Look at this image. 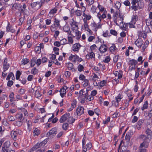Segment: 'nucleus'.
I'll return each mask as SVG.
<instances>
[{
	"instance_id": "nucleus-1",
	"label": "nucleus",
	"mask_w": 152,
	"mask_h": 152,
	"mask_svg": "<svg viewBox=\"0 0 152 152\" xmlns=\"http://www.w3.org/2000/svg\"><path fill=\"white\" fill-rule=\"evenodd\" d=\"M136 2V0H132V1L131 3L132 5L131 7L132 10L134 11L137 10L138 9H142L144 6V3L143 1L142 0H137V6H134L135 5V3Z\"/></svg>"
},
{
	"instance_id": "nucleus-2",
	"label": "nucleus",
	"mask_w": 152,
	"mask_h": 152,
	"mask_svg": "<svg viewBox=\"0 0 152 152\" xmlns=\"http://www.w3.org/2000/svg\"><path fill=\"white\" fill-rule=\"evenodd\" d=\"M10 142L8 140L6 141L3 145L1 152H15L14 151L10 148Z\"/></svg>"
},
{
	"instance_id": "nucleus-3",
	"label": "nucleus",
	"mask_w": 152,
	"mask_h": 152,
	"mask_svg": "<svg viewBox=\"0 0 152 152\" xmlns=\"http://www.w3.org/2000/svg\"><path fill=\"white\" fill-rule=\"evenodd\" d=\"M43 3V1L41 0L40 2L37 1L31 3V6L33 9L38 10L41 7Z\"/></svg>"
},
{
	"instance_id": "nucleus-4",
	"label": "nucleus",
	"mask_w": 152,
	"mask_h": 152,
	"mask_svg": "<svg viewBox=\"0 0 152 152\" xmlns=\"http://www.w3.org/2000/svg\"><path fill=\"white\" fill-rule=\"evenodd\" d=\"M57 133V129L56 128H53L49 131L47 134V136L52 138Z\"/></svg>"
},
{
	"instance_id": "nucleus-5",
	"label": "nucleus",
	"mask_w": 152,
	"mask_h": 152,
	"mask_svg": "<svg viewBox=\"0 0 152 152\" xmlns=\"http://www.w3.org/2000/svg\"><path fill=\"white\" fill-rule=\"evenodd\" d=\"M149 142V137H146L143 142L140 144V147L141 148L144 147L145 148H147L148 147Z\"/></svg>"
},
{
	"instance_id": "nucleus-6",
	"label": "nucleus",
	"mask_w": 152,
	"mask_h": 152,
	"mask_svg": "<svg viewBox=\"0 0 152 152\" xmlns=\"http://www.w3.org/2000/svg\"><path fill=\"white\" fill-rule=\"evenodd\" d=\"M76 23L75 22V23H72V25L75 26V27L76 28H75V27H72V30L73 32L75 33V35L76 36H78L79 35H80L81 36V33H80L79 31H78L79 28L78 26L76 25Z\"/></svg>"
},
{
	"instance_id": "nucleus-7",
	"label": "nucleus",
	"mask_w": 152,
	"mask_h": 152,
	"mask_svg": "<svg viewBox=\"0 0 152 152\" xmlns=\"http://www.w3.org/2000/svg\"><path fill=\"white\" fill-rule=\"evenodd\" d=\"M81 46H82L79 43L74 44L72 47V50L74 52L78 53Z\"/></svg>"
},
{
	"instance_id": "nucleus-8",
	"label": "nucleus",
	"mask_w": 152,
	"mask_h": 152,
	"mask_svg": "<svg viewBox=\"0 0 152 152\" xmlns=\"http://www.w3.org/2000/svg\"><path fill=\"white\" fill-rule=\"evenodd\" d=\"M84 109L83 107L78 106L76 110V113L77 115H80L84 113Z\"/></svg>"
},
{
	"instance_id": "nucleus-9",
	"label": "nucleus",
	"mask_w": 152,
	"mask_h": 152,
	"mask_svg": "<svg viewBox=\"0 0 152 152\" xmlns=\"http://www.w3.org/2000/svg\"><path fill=\"white\" fill-rule=\"evenodd\" d=\"M138 20V16L137 15H133L132 17L131 22L129 23L130 25H132L133 28H135V26H134V24L136 23V21Z\"/></svg>"
},
{
	"instance_id": "nucleus-10",
	"label": "nucleus",
	"mask_w": 152,
	"mask_h": 152,
	"mask_svg": "<svg viewBox=\"0 0 152 152\" xmlns=\"http://www.w3.org/2000/svg\"><path fill=\"white\" fill-rule=\"evenodd\" d=\"M70 115L69 113H66L62 115L59 120V122L61 123H63L68 118L69 116Z\"/></svg>"
},
{
	"instance_id": "nucleus-11",
	"label": "nucleus",
	"mask_w": 152,
	"mask_h": 152,
	"mask_svg": "<svg viewBox=\"0 0 152 152\" xmlns=\"http://www.w3.org/2000/svg\"><path fill=\"white\" fill-rule=\"evenodd\" d=\"M108 47L107 45L105 44H103L101 45L99 48V50L100 53H104L106 52L107 50Z\"/></svg>"
},
{
	"instance_id": "nucleus-12",
	"label": "nucleus",
	"mask_w": 152,
	"mask_h": 152,
	"mask_svg": "<svg viewBox=\"0 0 152 152\" xmlns=\"http://www.w3.org/2000/svg\"><path fill=\"white\" fill-rule=\"evenodd\" d=\"M15 117L17 118L20 121H24V122H25L27 121V119H25L23 116L22 113H20L17 114L15 115Z\"/></svg>"
},
{
	"instance_id": "nucleus-13",
	"label": "nucleus",
	"mask_w": 152,
	"mask_h": 152,
	"mask_svg": "<svg viewBox=\"0 0 152 152\" xmlns=\"http://www.w3.org/2000/svg\"><path fill=\"white\" fill-rule=\"evenodd\" d=\"M63 30L66 32L68 33L69 35H71L73 37H75V36H73L71 34V31L70 30V27L68 25L65 26L63 28Z\"/></svg>"
},
{
	"instance_id": "nucleus-14",
	"label": "nucleus",
	"mask_w": 152,
	"mask_h": 152,
	"mask_svg": "<svg viewBox=\"0 0 152 152\" xmlns=\"http://www.w3.org/2000/svg\"><path fill=\"white\" fill-rule=\"evenodd\" d=\"M113 73L116 77H118V79H119L121 78L122 77L123 72L121 70H120L119 72L114 71Z\"/></svg>"
},
{
	"instance_id": "nucleus-15",
	"label": "nucleus",
	"mask_w": 152,
	"mask_h": 152,
	"mask_svg": "<svg viewBox=\"0 0 152 152\" xmlns=\"http://www.w3.org/2000/svg\"><path fill=\"white\" fill-rule=\"evenodd\" d=\"M19 132L15 131H12L11 132V135L12 137L13 138V140H15L16 139V137L18 135Z\"/></svg>"
},
{
	"instance_id": "nucleus-16",
	"label": "nucleus",
	"mask_w": 152,
	"mask_h": 152,
	"mask_svg": "<svg viewBox=\"0 0 152 152\" xmlns=\"http://www.w3.org/2000/svg\"><path fill=\"white\" fill-rule=\"evenodd\" d=\"M139 37H140L145 39L147 37L146 34L143 31H140L138 32Z\"/></svg>"
},
{
	"instance_id": "nucleus-17",
	"label": "nucleus",
	"mask_w": 152,
	"mask_h": 152,
	"mask_svg": "<svg viewBox=\"0 0 152 152\" xmlns=\"http://www.w3.org/2000/svg\"><path fill=\"white\" fill-rule=\"evenodd\" d=\"M6 31L7 32H10L12 33H14L15 30L12 28V27L11 26L9 22L8 23L6 27Z\"/></svg>"
},
{
	"instance_id": "nucleus-18",
	"label": "nucleus",
	"mask_w": 152,
	"mask_h": 152,
	"mask_svg": "<svg viewBox=\"0 0 152 152\" xmlns=\"http://www.w3.org/2000/svg\"><path fill=\"white\" fill-rule=\"evenodd\" d=\"M134 43L138 48H140L143 44V41L140 39H138Z\"/></svg>"
},
{
	"instance_id": "nucleus-19",
	"label": "nucleus",
	"mask_w": 152,
	"mask_h": 152,
	"mask_svg": "<svg viewBox=\"0 0 152 152\" xmlns=\"http://www.w3.org/2000/svg\"><path fill=\"white\" fill-rule=\"evenodd\" d=\"M40 143H37V144L34 146L30 150V152L36 150L37 148L41 147Z\"/></svg>"
},
{
	"instance_id": "nucleus-20",
	"label": "nucleus",
	"mask_w": 152,
	"mask_h": 152,
	"mask_svg": "<svg viewBox=\"0 0 152 152\" xmlns=\"http://www.w3.org/2000/svg\"><path fill=\"white\" fill-rule=\"evenodd\" d=\"M127 95L129 99V101L127 102L128 104L127 106H128L129 102L133 99V96H132V93L131 92L128 93H127Z\"/></svg>"
},
{
	"instance_id": "nucleus-21",
	"label": "nucleus",
	"mask_w": 152,
	"mask_h": 152,
	"mask_svg": "<svg viewBox=\"0 0 152 152\" xmlns=\"http://www.w3.org/2000/svg\"><path fill=\"white\" fill-rule=\"evenodd\" d=\"M28 91H29V93H31V94H33V93H34V91H35V93L36 95H37V93H39V95H37L38 97H40L41 96V94L39 93V91H37V90H36V91H35L34 88H32L29 89Z\"/></svg>"
},
{
	"instance_id": "nucleus-22",
	"label": "nucleus",
	"mask_w": 152,
	"mask_h": 152,
	"mask_svg": "<svg viewBox=\"0 0 152 152\" xmlns=\"http://www.w3.org/2000/svg\"><path fill=\"white\" fill-rule=\"evenodd\" d=\"M40 130L37 128H35L33 132V135L34 136V137L35 136H38L40 134Z\"/></svg>"
},
{
	"instance_id": "nucleus-23",
	"label": "nucleus",
	"mask_w": 152,
	"mask_h": 152,
	"mask_svg": "<svg viewBox=\"0 0 152 152\" xmlns=\"http://www.w3.org/2000/svg\"><path fill=\"white\" fill-rule=\"evenodd\" d=\"M137 64V61L136 60L134 59H132L130 60L129 61V65L135 66Z\"/></svg>"
},
{
	"instance_id": "nucleus-24",
	"label": "nucleus",
	"mask_w": 152,
	"mask_h": 152,
	"mask_svg": "<svg viewBox=\"0 0 152 152\" xmlns=\"http://www.w3.org/2000/svg\"><path fill=\"white\" fill-rule=\"evenodd\" d=\"M66 89L64 87L61 88L59 92H60V95L61 97H63L66 94Z\"/></svg>"
},
{
	"instance_id": "nucleus-25",
	"label": "nucleus",
	"mask_w": 152,
	"mask_h": 152,
	"mask_svg": "<svg viewBox=\"0 0 152 152\" xmlns=\"http://www.w3.org/2000/svg\"><path fill=\"white\" fill-rule=\"evenodd\" d=\"M144 120H139L137 123L136 127L138 129H139L141 127L142 124L143 123Z\"/></svg>"
},
{
	"instance_id": "nucleus-26",
	"label": "nucleus",
	"mask_w": 152,
	"mask_h": 152,
	"mask_svg": "<svg viewBox=\"0 0 152 152\" xmlns=\"http://www.w3.org/2000/svg\"><path fill=\"white\" fill-rule=\"evenodd\" d=\"M67 67L69 70H71L72 72H75V69L73 68V65L72 63H68Z\"/></svg>"
},
{
	"instance_id": "nucleus-27",
	"label": "nucleus",
	"mask_w": 152,
	"mask_h": 152,
	"mask_svg": "<svg viewBox=\"0 0 152 152\" xmlns=\"http://www.w3.org/2000/svg\"><path fill=\"white\" fill-rule=\"evenodd\" d=\"M118 16V12H115L114 13L113 15V17L114 19V22L116 23V25H118V23H117V18Z\"/></svg>"
},
{
	"instance_id": "nucleus-28",
	"label": "nucleus",
	"mask_w": 152,
	"mask_h": 152,
	"mask_svg": "<svg viewBox=\"0 0 152 152\" xmlns=\"http://www.w3.org/2000/svg\"><path fill=\"white\" fill-rule=\"evenodd\" d=\"M123 95L122 94H119L118 95L115 97V100L116 101H117V102H120L121 99L123 98Z\"/></svg>"
},
{
	"instance_id": "nucleus-29",
	"label": "nucleus",
	"mask_w": 152,
	"mask_h": 152,
	"mask_svg": "<svg viewBox=\"0 0 152 152\" xmlns=\"http://www.w3.org/2000/svg\"><path fill=\"white\" fill-rule=\"evenodd\" d=\"M107 12V11L105 10L104 11V13H103L102 15L100 14L99 13H98L97 15L99 18L100 20V18L104 19L106 17V16L105 14V13Z\"/></svg>"
},
{
	"instance_id": "nucleus-30",
	"label": "nucleus",
	"mask_w": 152,
	"mask_h": 152,
	"mask_svg": "<svg viewBox=\"0 0 152 152\" xmlns=\"http://www.w3.org/2000/svg\"><path fill=\"white\" fill-rule=\"evenodd\" d=\"M148 103L147 101H146L144 103L143 106L142 107H141V110L142 111L144 110L145 109H146L148 108Z\"/></svg>"
},
{
	"instance_id": "nucleus-31",
	"label": "nucleus",
	"mask_w": 152,
	"mask_h": 152,
	"mask_svg": "<svg viewBox=\"0 0 152 152\" xmlns=\"http://www.w3.org/2000/svg\"><path fill=\"white\" fill-rule=\"evenodd\" d=\"M145 132L146 134L148 135V136H149V138H150V139H151L152 137V131L149 129H148L146 130Z\"/></svg>"
},
{
	"instance_id": "nucleus-32",
	"label": "nucleus",
	"mask_w": 152,
	"mask_h": 152,
	"mask_svg": "<svg viewBox=\"0 0 152 152\" xmlns=\"http://www.w3.org/2000/svg\"><path fill=\"white\" fill-rule=\"evenodd\" d=\"M67 118V122L69 124H72L75 121V119L74 118L72 117H69Z\"/></svg>"
},
{
	"instance_id": "nucleus-33",
	"label": "nucleus",
	"mask_w": 152,
	"mask_h": 152,
	"mask_svg": "<svg viewBox=\"0 0 152 152\" xmlns=\"http://www.w3.org/2000/svg\"><path fill=\"white\" fill-rule=\"evenodd\" d=\"M26 8V5L25 4H24L23 5V7H22V5H21L20 7V8H19V9H18V10L21 12H23L25 11Z\"/></svg>"
},
{
	"instance_id": "nucleus-34",
	"label": "nucleus",
	"mask_w": 152,
	"mask_h": 152,
	"mask_svg": "<svg viewBox=\"0 0 152 152\" xmlns=\"http://www.w3.org/2000/svg\"><path fill=\"white\" fill-rule=\"evenodd\" d=\"M86 57L88 59L95 58V54L93 52H91L89 55L87 54L86 55Z\"/></svg>"
},
{
	"instance_id": "nucleus-35",
	"label": "nucleus",
	"mask_w": 152,
	"mask_h": 152,
	"mask_svg": "<svg viewBox=\"0 0 152 152\" xmlns=\"http://www.w3.org/2000/svg\"><path fill=\"white\" fill-rule=\"evenodd\" d=\"M31 74L35 75L38 73V70L36 67H34L31 69Z\"/></svg>"
},
{
	"instance_id": "nucleus-36",
	"label": "nucleus",
	"mask_w": 152,
	"mask_h": 152,
	"mask_svg": "<svg viewBox=\"0 0 152 152\" xmlns=\"http://www.w3.org/2000/svg\"><path fill=\"white\" fill-rule=\"evenodd\" d=\"M21 7V4L18 3H15L12 6V7L16 9H18L19 8H20Z\"/></svg>"
},
{
	"instance_id": "nucleus-37",
	"label": "nucleus",
	"mask_w": 152,
	"mask_h": 152,
	"mask_svg": "<svg viewBox=\"0 0 152 152\" xmlns=\"http://www.w3.org/2000/svg\"><path fill=\"white\" fill-rule=\"evenodd\" d=\"M57 9L55 7L53 9H51L49 12V14H52L54 15L55 13L57 12Z\"/></svg>"
},
{
	"instance_id": "nucleus-38",
	"label": "nucleus",
	"mask_w": 152,
	"mask_h": 152,
	"mask_svg": "<svg viewBox=\"0 0 152 152\" xmlns=\"http://www.w3.org/2000/svg\"><path fill=\"white\" fill-rule=\"evenodd\" d=\"M69 127V124L67 123H64L62 125V129L64 130H67Z\"/></svg>"
},
{
	"instance_id": "nucleus-39",
	"label": "nucleus",
	"mask_w": 152,
	"mask_h": 152,
	"mask_svg": "<svg viewBox=\"0 0 152 152\" xmlns=\"http://www.w3.org/2000/svg\"><path fill=\"white\" fill-rule=\"evenodd\" d=\"M49 140V138H47L45 139L43 141L40 143L41 146H44Z\"/></svg>"
},
{
	"instance_id": "nucleus-40",
	"label": "nucleus",
	"mask_w": 152,
	"mask_h": 152,
	"mask_svg": "<svg viewBox=\"0 0 152 152\" xmlns=\"http://www.w3.org/2000/svg\"><path fill=\"white\" fill-rule=\"evenodd\" d=\"M116 49L117 48L116 47L115 45L114 44L110 48L109 50L112 53L115 51Z\"/></svg>"
},
{
	"instance_id": "nucleus-41",
	"label": "nucleus",
	"mask_w": 152,
	"mask_h": 152,
	"mask_svg": "<svg viewBox=\"0 0 152 152\" xmlns=\"http://www.w3.org/2000/svg\"><path fill=\"white\" fill-rule=\"evenodd\" d=\"M23 122H24V121H16L15 123V125L18 127H20L22 125Z\"/></svg>"
},
{
	"instance_id": "nucleus-42",
	"label": "nucleus",
	"mask_w": 152,
	"mask_h": 152,
	"mask_svg": "<svg viewBox=\"0 0 152 152\" xmlns=\"http://www.w3.org/2000/svg\"><path fill=\"white\" fill-rule=\"evenodd\" d=\"M146 34L148 33L151 32V31L149 27L147 26L145 27V30L143 31Z\"/></svg>"
},
{
	"instance_id": "nucleus-43",
	"label": "nucleus",
	"mask_w": 152,
	"mask_h": 152,
	"mask_svg": "<svg viewBox=\"0 0 152 152\" xmlns=\"http://www.w3.org/2000/svg\"><path fill=\"white\" fill-rule=\"evenodd\" d=\"M60 42L61 45H64L67 43V40L65 38H64L61 40Z\"/></svg>"
},
{
	"instance_id": "nucleus-44",
	"label": "nucleus",
	"mask_w": 152,
	"mask_h": 152,
	"mask_svg": "<svg viewBox=\"0 0 152 152\" xmlns=\"http://www.w3.org/2000/svg\"><path fill=\"white\" fill-rule=\"evenodd\" d=\"M110 60V56H107L105 58L104 60L103 61L104 63H108Z\"/></svg>"
},
{
	"instance_id": "nucleus-45",
	"label": "nucleus",
	"mask_w": 152,
	"mask_h": 152,
	"mask_svg": "<svg viewBox=\"0 0 152 152\" xmlns=\"http://www.w3.org/2000/svg\"><path fill=\"white\" fill-rule=\"evenodd\" d=\"M115 7L118 9L121 7V4L119 2L117 1L115 3Z\"/></svg>"
},
{
	"instance_id": "nucleus-46",
	"label": "nucleus",
	"mask_w": 152,
	"mask_h": 152,
	"mask_svg": "<svg viewBox=\"0 0 152 152\" xmlns=\"http://www.w3.org/2000/svg\"><path fill=\"white\" fill-rule=\"evenodd\" d=\"M75 13L76 15L78 16H80L82 15V12L80 10H77L75 12Z\"/></svg>"
},
{
	"instance_id": "nucleus-47",
	"label": "nucleus",
	"mask_w": 152,
	"mask_h": 152,
	"mask_svg": "<svg viewBox=\"0 0 152 152\" xmlns=\"http://www.w3.org/2000/svg\"><path fill=\"white\" fill-rule=\"evenodd\" d=\"M84 69V67L83 65L80 64L77 67V69L78 71L81 72L83 71Z\"/></svg>"
},
{
	"instance_id": "nucleus-48",
	"label": "nucleus",
	"mask_w": 152,
	"mask_h": 152,
	"mask_svg": "<svg viewBox=\"0 0 152 152\" xmlns=\"http://www.w3.org/2000/svg\"><path fill=\"white\" fill-rule=\"evenodd\" d=\"M97 7L99 9L100 11L101 12L105 11L104 10L105 9V8L102 6L100 5L99 4H98Z\"/></svg>"
},
{
	"instance_id": "nucleus-49",
	"label": "nucleus",
	"mask_w": 152,
	"mask_h": 152,
	"mask_svg": "<svg viewBox=\"0 0 152 152\" xmlns=\"http://www.w3.org/2000/svg\"><path fill=\"white\" fill-rule=\"evenodd\" d=\"M3 72H4L8 70L10 66V65H3Z\"/></svg>"
},
{
	"instance_id": "nucleus-50",
	"label": "nucleus",
	"mask_w": 152,
	"mask_h": 152,
	"mask_svg": "<svg viewBox=\"0 0 152 152\" xmlns=\"http://www.w3.org/2000/svg\"><path fill=\"white\" fill-rule=\"evenodd\" d=\"M29 62V60L27 58H23L22 61V64L24 65H25Z\"/></svg>"
},
{
	"instance_id": "nucleus-51",
	"label": "nucleus",
	"mask_w": 152,
	"mask_h": 152,
	"mask_svg": "<svg viewBox=\"0 0 152 152\" xmlns=\"http://www.w3.org/2000/svg\"><path fill=\"white\" fill-rule=\"evenodd\" d=\"M107 83V81L103 80L100 82V86L102 87Z\"/></svg>"
},
{
	"instance_id": "nucleus-52",
	"label": "nucleus",
	"mask_w": 152,
	"mask_h": 152,
	"mask_svg": "<svg viewBox=\"0 0 152 152\" xmlns=\"http://www.w3.org/2000/svg\"><path fill=\"white\" fill-rule=\"evenodd\" d=\"M110 32L111 34L114 36H116L117 35V32L115 30L111 29L110 31Z\"/></svg>"
},
{
	"instance_id": "nucleus-53",
	"label": "nucleus",
	"mask_w": 152,
	"mask_h": 152,
	"mask_svg": "<svg viewBox=\"0 0 152 152\" xmlns=\"http://www.w3.org/2000/svg\"><path fill=\"white\" fill-rule=\"evenodd\" d=\"M53 51L55 52V54L58 55L59 54V49L57 47H55L53 48Z\"/></svg>"
},
{
	"instance_id": "nucleus-54",
	"label": "nucleus",
	"mask_w": 152,
	"mask_h": 152,
	"mask_svg": "<svg viewBox=\"0 0 152 152\" xmlns=\"http://www.w3.org/2000/svg\"><path fill=\"white\" fill-rule=\"evenodd\" d=\"M60 21L59 20L55 18V20L54 21V24H56L58 27L60 26V24L59 23Z\"/></svg>"
},
{
	"instance_id": "nucleus-55",
	"label": "nucleus",
	"mask_w": 152,
	"mask_h": 152,
	"mask_svg": "<svg viewBox=\"0 0 152 152\" xmlns=\"http://www.w3.org/2000/svg\"><path fill=\"white\" fill-rule=\"evenodd\" d=\"M14 75L13 74V73L12 72H10L8 75L7 78L6 80H10L11 77H12Z\"/></svg>"
},
{
	"instance_id": "nucleus-56",
	"label": "nucleus",
	"mask_w": 152,
	"mask_h": 152,
	"mask_svg": "<svg viewBox=\"0 0 152 152\" xmlns=\"http://www.w3.org/2000/svg\"><path fill=\"white\" fill-rule=\"evenodd\" d=\"M84 83L83 84V86L84 87L87 86L89 83V81L88 80H85L84 81Z\"/></svg>"
},
{
	"instance_id": "nucleus-57",
	"label": "nucleus",
	"mask_w": 152,
	"mask_h": 152,
	"mask_svg": "<svg viewBox=\"0 0 152 152\" xmlns=\"http://www.w3.org/2000/svg\"><path fill=\"white\" fill-rule=\"evenodd\" d=\"M35 50L37 53H40L41 52V48L39 46L36 47L35 48Z\"/></svg>"
},
{
	"instance_id": "nucleus-58",
	"label": "nucleus",
	"mask_w": 152,
	"mask_h": 152,
	"mask_svg": "<svg viewBox=\"0 0 152 152\" xmlns=\"http://www.w3.org/2000/svg\"><path fill=\"white\" fill-rule=\"evenodd\" d=\"M77 103V102L75 100L73 101L71 104V106L72 108H75L76 107Z\"/></svg>"
},
{
	"instance_id": "nucleus-59",
	"label": "nucleus",
	"mask_w": 152,
	"mask_h": 152,
	"mask_svg": "<svg viewBox=\"0 0 152 152\" xmlns=\"http://www.w3.org/2000/svg\"><path fill=\"white\" fill-rule=\"evenodd\" d=\"M7 85L9 87H10L13 84L14 82L12 80H8Z\"/></svg>"
},
{
	"instance_id": "nucleus-60",
	"label": "nucleus",
	"mask_w": 152,
	"mask_h": 152,
	"mask_svg": "<svg viewBox=\"0 0 152 152\" xmlns=\"http://www.w3.org/2000/svg\"><path fill=\"white\" fill-rule=\"evenodd\" d=\"M36 63L35 60V59H32L31 61V66L33 67L34 66Z\"/></svg>"
},
{
	"instance_id": "nucleus-61",
	"label": "nucleus",
	"mask_w": 152,
	"mask_h": 152,
	"mask_svg": "<svg viewBox=\"0 0 152 152\" xmlns=\"http://www.w3.org/2000/svg\"><path fill=\"white\" fill-rule=\"evenodd\" d=\"M113 105L116 107H118V106L119 102H117L116 101H112Z\"/></svg>"
},
{
	"instance_id": "nucleus-62",
	"label": "nucleus",
	"mask_w": 152,
	"mask_h": 152,
	"mask_svg": "<svg viewBox=\"0 0 152 152\" xmlns=\"http://www.w3.org/2000/svg\"><path fill=\"white\" fill-rule=\"evenodd\" d=\"M110 117H108L106 120L104 121H103V123L104 124H107L110 122Z\"/></svg>"
},
{
	"instance_id": "nucleus-63",
	"label": "nucleus",
	"mask_w": 152,
	"mask_h": 152,
	"mask_svg": "<svg viewBox=\"0 0 152 152\" xmlns=\"http://www.w3.org/2000/svg\"><path fill=\"white\" fill-rule=\"evenodd\" d=\"M79 78L81 80L84 81L86 80V77L83 75L81 74L79 76Z\"/></svg>"
},
{
	"instance_id": "nucleus-64",
	"label": "nucleus",
	"mask_w": 152,
	"mask_h": 152,
	"mask_svg": "<svg viewBox=\"0 0 152 152\" xmlns=\"http://www.w3.org/2000/svg\"><path fill=\"white\" fill-rule=\"evenodd\" d=\"M8 119L10 121H13L15 120V119L14 117L11 115H10L8 117Z\"/></svg>"
}]
</instances>
